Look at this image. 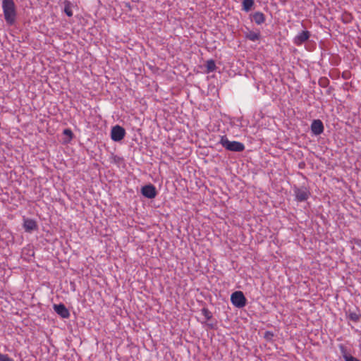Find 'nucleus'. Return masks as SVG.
Segmentation results:
<instances>
[{
	"mask_svg": "<svg viewBox=\"0 0 361 361\" xmlns=\"http://www.w3.org/2000/svg\"><path fill=\"white\" fill-rule=\"evenodd\" d=\"M2 8L4 19L9 25H13L16 20V7L13 0H3Z\"/></svg>",
	"mask_w": 361,
	"mask_h": 361,
	"instance_id": "nucleus-1",
	"label": "nucleus"
},
{
	"mask_svg": "<svg viewBox=\"0 0 361 361\" xmlns=\"http://www.w3.org/2000/svg\"><path fill=\"white\" fill-rule=\"evenodd\" d=\"M219 143L228 151L241 152L245 149L243 143L238 141H230L226 135L221 137Z\"/></svg>",
	"mask_w": 361,
	"mask_h": 361,
	"instance_id": "nucleus-2",
	"label": "nucleus"
},
{
	"mask_svg": "<svg viewBox=\"0 0 361 361\" xmlns=\"http://www.w3.org/2000/svg\"><path fill=\"white\" fill-rule=\"evenodd\" d=\"M231 300L232 304L238 308L245 307L247 302L244 294L241 291H235L233 293L231 296Z\"/></svg>",
	"mask_w": 361,
	"mask_h": 361,
	"instance_id": "nucleus-3",
	"label": "nucleus"
},
{
	"mask_svg": "<svg viewBox=\"0 0 361 361\" xmlns=\"http://www.w3.org/2000/svg\"><path fill=\"white\" fill-rule=\"evenodd\" d=\"M293 192L295 196V200L298 202L306 201L310 195L309 190L305 186L300 188L294 186Z\"/></svg>",
	"mask_w": 361,
	"mask_h": 361,
	"instance_id": "nucleus-4",
	"label": "nucleus"
},
{
	"mask_svg": "<svg viewBox=\"0 0 361 361\" xmlns=\"http://www.w3.org/2000/svg\"><path fill=\"white\" fill-rule=\"evenodd\" d=\"M125 135L126 130L123 127L116 125L111 128V138L112 140L115 142H120L124 138Z\"/></svg>",
	"mask_w": 361,
	"mask_h": 361,
	"instance_id": "nucleus-5",
	"label": "nucleus"
},
{
	"mask_svg": "<svg viewBox=\"0 0 361 361\" xmlns=\"http://www.w3.org/2000/svg\"><path fill=\"white\" fill-rule=\"evenodd\" d=\"M141 194L147 198L153 199L157 196V191L154 185L148 184L142 187Z\"/></svg>",
	"mask_w": 361,
	"mask_h": 361,
	"instance_id": "nucleus-6",
	"label": "nucleus"
},
{
	"mask_svg": "<svg viewBox=\"0 0 361 361\" xmlns=\"http://www.w3.org/2000/svg\"><path fill=\"white\" fill-rule=\"evenodd\" d=\"M311 131L315 135H319L324 132V124L319 119H314L311 124Z\"/></svg>",
	"mask_w": 361,
	"mask_h": 361,
	"instance_id": "nucleus-7",
	"label": "nucleus"
},
{
	"mask_svg": "<svg viewBox=\"0 0 361 361\" xmlns=\"http://www.w3.org/2000/svg\"><path fill=\"white\" fill-rule=\"evenodd\" d=\"M53 308L54 311L59 314L61 317L63 319H68L70 317L69 310L66 308V307L62 304L54 305Z\"/></svg>",
	"mask_w": 361,
	"mask_h": 361,
	"instance_id": "nucleus-8",
	"label": "nucleus"
},
{
	"mask_svg": "<svg viewBox=\"0 0 361 361\" xmlns=\"http://www.w3.org/2000/svg\"><path fill=\"white\" fill-rule=\"evenodd\" d=\"M310 37V32L307 30H303L295 37L293 39L294 44L298 46L301 45L307 41Z\"/></svg>",
	"mask_w": 361,
	"mask_h": 361,
	"instance_id": "nucleus-9",
	"label": "nucleus"
},
{
	"mask_svg": "<svg viewBox=\"0 0 361 361\" xmlns=\"http://www.w3.org/2000/svg\"><path fill=\"white\" fill-rule=\"evenodd\" d=\"M23 228L26 232L31 233L37 229V225L35 220L31 219H25Z\"/></svg>",
	"mask_w": 361,
	"mask_h": 361,
	"instance_id": "nucleus-10",
	"label": "nucleus"
},
{
	"mask_svg": "<svg viewBox=\"0 0 361 361\" xmlns=\"http://www.w3.org/2000/svg\"><path fill=\"white\" fill-rule=\"evenodd\" d=\"M247 31H243L245 34V37L246 39L255 42L259 39L260 38V32H254L250 30L248 28H246Z\"/></svg>",
	"mask_w": 361,
	"mask_h": 361,
	"instance_id": "nucleus-11",
	"label": "nucleus"
},
{
	"mask_svg": "<svg viewBox=\"0 0 361 361\" xmlns=\"http://www.w3.org/2000/svg\"><path fill=\"white\" fill-rule=\"evenodd\" d=\"M252 20L257 25H261L265 21V16L263 13L257 11L252 15Z\"/></svg>",
	"mask_w": 361,
	"mask_h": 361,
	"instance_id": "nucleus-12",
	"label": "nucleus"
},
{
	"mask_svg": "<svg viewBox=\"0 0 361 361\" xmlns=\"http://www.w3.org/2000/svg\"><path fill=\"white\" fill-rule=\"evenodd\" d=\"M360 317H361L360 314L357 313L355 312L349 311L347 313V318L348 319H350V321L355 322V323H357L360 321Z\"/></svg>",
	"mask_w": 361,
	"mask_h": 361,
	"instance_id": "nucleus-13",
	"label": "nucleus"
},
{
	"mask_svg": "<svg viewBox=\"0 0 361 361\" xmlns=\"http://www.w3.org/2000/svg\"><path fill=\"white\" fill-rule=\"evenodd\" d=\"M205 66L206 72L207 73L214 71L216 68L215 61L212 59L208 60L206 63Z\"/></svg>",
	"mask_w": 361,
	"mask_h": 361,
	"instance_id": "nucleus-14",
	"label": "nucleus"
},
{
	"mask_svg": "<svg viewBox=\"0 0 361 361\" xmlns=\"http://www.w3.org/2000/svg\"><path fill=\"white\" fill-rule=\"evenodd\" d=\"M255 2L254 0H243V10L247 12L251 10Z\"/></svg>",
	"mask_w": 361,
	"mask_h": 361,
	"instance_id": "nucleus-15",
	"label": "nucleus"
},
{
	"mask_svg": "<svg viewBox=\"0 0 361 361\" xmlns=\"http://www.w3.org/2000/svg\"><path fill=\"white\" fill-rule=\"evenodd\" d=\"M64 12L66 13V14L69 16V17H71L73 16V11H72V9H71V3L68 1H66L64 2Z\"/></svg>",
	"mask_w": 361,
	"mask_h": 361,
	"instance_id": "nucleus-16",
	"label": "nucleus"
},
{
	"mask_svg": "<svg viewBox=\"0 0 361 361\" xmlns=\"http://www.w3.org/2000/svg\"><path fill=\"white\" fill-rule=\"evenodd\" d=\"M201 311L207 320H209L212 318V313L207 308L204 307Z\"/></svg>",
	"mask_w": 361,
	"mask_h": 361,
	"instance_id": "nucleus-17",
	"label": "nucleus"
},
{
	"mask_svg": "<svg viewBox=\"0 0 361 361\" xmlns=\"http://www.w3.org/2000/svg\"><path fill=\"white\" fill-rule=\"evenodd\" d=\"M274 336V334L272 331H267L264 334V338L267 341H271Z\"/></svg>",
	"mask_w": 361,
	"mask_h": 361,
	"instance_id": "nucleus-18",
	"label": "nucleus"
},
{
	"mask_svg": "<svg viewBox=\"0 0 361 361\" xmlns=\"http://www.w3.org/2000/svg\"><path fill=\"white\" fill-rule=\"evenodd\" d=\"M343 356L345 361H360L357 358L349 354L344 353Z\"/></svg>",
	"mask_w": 361,
	"mask_h": 361,
	"instance_id": "nucleus-19",
	"label": "nucleus"
},
{
	"mask_svg": "<svg viewBox=\"0 0 361 361\" xmlns=\"http://www.w3.org/2000/svg\"><path fill=\"white\" fill-rule=\"evenodd\" d=\"M0 361H13V360L9 357L7 354H2L0 353Z\"/></svg>",
	"mask_w": 361,
	"mask_h": 361,
	"instance_id": "nucleus-20",
	"label": "nucleus"
},
{
	"mask_svg": "<svg viewBox=\"0 0 361 361\" xmlns=\"http://www.w3.org/2000/svg\"><path fill=\"white\" fill-rule=\"evenodd\" d=\"M63 134L66 135H68L70 137V139H72L73 137V133L72 130L69 128L65 129L63 130Z\"/></svg>",
	"mask_w": 361,
	"mask_h": 361,
	"instance_id": "nucleus-21",
	"label": "nucleus"
},
{
	"mask_svg": "<svg viewBox=\"0 0 361 361\" xmlns=\"http://www.w3.org/2000/svg\"><path fill=\"white\" fill-rule=\"evenodd\" d=\"M319 83L322 87H326L329 83V80L326 78H322L320 79Z\"/></svg>",
	"mask_w": 361,
	"mask_h": 361,
	"instance_id": "nucleus-22",
	"label": "nucleus"
},
{
	"mask_svg": "<svg viewBox=\"0 0 361 361\" xmlns=\"http://www.w3.org/2000/svg\"><path fill=\"white\" fill-rule=\"evenodd\" d=\"M207 326L210 328V329H214V325L213 324H207Z\"/></svg>",
	"mask_w": 361,
	"mask_h": 361,
	"instance_id": "nucleus-23",
	"label": "nucleus"
}]
</instances>
